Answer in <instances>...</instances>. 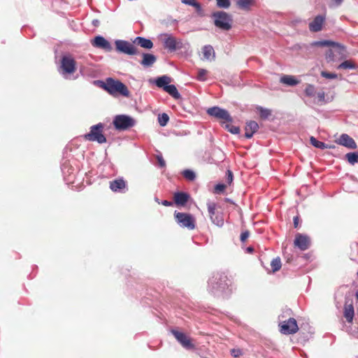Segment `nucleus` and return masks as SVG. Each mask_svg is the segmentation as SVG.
<instances>
[{"mask_svg": "<svg viewBox=\"0 0 358 358\" xmlns=\"http://www.w3.org/2000/svg\"><path fill=\"white\" fill-rule=\"evenodd\" d=\"M94 26H97L99 23V20H94L93 22H92Z\"/></svg>", "mask_w": 358, "mask_h": 358, "instance_id": "55", "label": "nucleus"}, {"mask_svg": "<svg viewBox=\"0 0 358 358\" xmlns=\"http://www.w3.org/2000/svg\"><path fill=\"white\" fill-rule=\"evenodd\" d=\"M165 87L166 88L164 90L168 94H169L174 99H178L180 98V94L174 85H169Z\"/></svg>", "mask_w": 358, "mask_h": 358, "instance_id": "29", "label": "nucleus"}, {"mask_svg": "<svg viewBox=\"0 0 358 358\" xmlns=\"http://www.w3.org/2000/svg\"><path fill=\"white\" fill-rule=\"evenodd\" d=\"M182 3L186 5L192 6L194 2H196V0H181Z\"/></svg>", "mask_w": 358, "mask_h": 358, "instance_id": "50", "label": "nucleus"}, {"mask_svg": "<svg viewBox=\"0 0 358 358\" xmlns=\"http://www.w3.org/2000/svg\"><path fill=\"white\" fill-rule=\"evenodd\" d=\"M126 187V182L122 178L113 180L110 182V188L113 192H124Z\"/></svg>", "mask_w": 358, "mask_h": 358, "instance_id": "19", "label": "nucleus"}, {"mask_svg": "<svg viewBox=\"0 0 358 358\" xmlns=\"http://www.w3.org/2000/svg\"><path fill=\"white\" fill-rule=\"evenodd\" d=\"M155 201H156L158 203H159V201L158 198H155Z\"/></svg>", "mask_w": 358, "mask_h": 358, "instance_id": "58", "label": "nucleus"}, {"mask_svg": "<svg viewBox=\"0 0 358 358\" xmlns=\"http://www.w3.org/2000/svg\"><path fill=\"white\" fill-rule=\"evenodd\" d=\"M174 216L180 227L187 228L189 230L195 229L196 220L191 214L175 212Z\"/></svg>", "mask_w": 358, "mask_h": 358, "instance_id": "7", "label": "nucleus"}, {"mask_svg": "<svg viewBox=\"0 0 358 358\" xmlns=\"http://www.w3.org/2000/svg\"><path fill=\"white\" fill-rule=\"evenodd\" d=\"M203 55L204 59L207 60L213 59L215 57V52L213 48L210 45H205L203 48Z\"/></svg>", "mask_w": 358, "mask_h": 358, "instance_id": "28", "label": "nucleus"}, {"mask_svg": "<svg viewBox=\"0 0 358 358\" xmlns=\"http://www.w3.org/2000/svg\"><path fill=\"white\" fill-rule=\"evenodd\" d=\"M296 321L294 318H289L280 324V332L284 334H292L298 331Z\"/></svg>", "mask_w": 358, "mask_h": 358, "instance_id": "13", "label": "nucleus"}, {"mask_svg": "<svg viewBox=\"0 0 358 358\" xmlns=\"http://www.w3.org/2000/svg\"><path fill=\"white\" fill-rule=\"evenodd\" d=\"M226 189V185L224 184H217L215 187V189L217 192H221Z\"/></svg>", "mask_w": 358, "mask_h": 358, "instance_id": "45", "label": "nucleus"}, {"mask_svg": "<svg viewBox=\"0 0 358 358\" xmlns=\"http://www.w3.org/2000/svg\"><path fill=\"white\" fill-rule=\"evenodd\" d=\"M216 1H217V6L219 8H228L231 5L230 0H216Z\"/></svg>", "mask_w": 358, "mask_h": 358, "instance_id": "41", "label": "nucleus"}, {"mask_svg": "<svg viewBox=\"0 0 358 358\" xmlns=\"http://www.w3.org/2000/svg\"><path fill=\"white\" fill-rule=\"evenodd\" d=\"M158 164L159 166L164 167L166 165L165 161L164 160L163 157L162 156H157V157Z\"/></svg>", "mask_w": 358, "mask_h": 358, "instance_id": "48", "label": "nucleus"}, {"mask_svg": "<svg viewBox=\"0 0 358 358\" xmlns=\"http://www.w3.org/2000/svg\"><path fill=\"white\" fill-rule=\"evenodd\" d=\"M255 0H237L236 5L241 9L248 10L251 6H254Z\"/></svg>", "mask_w": 358, "mask_h": 358, "instance_id": "26", "label": "nucleus"}, {"mask_svg": "<svg viewBox=\"0 0 358 358\" xmlns=\"http://www.w3.org/2000/svg\"><path fill=\"white\" fill-rule=\"evenodd\" d=\"M280 82L289 86H295L299 83V81L292 76H283L280 78Z\"/></svg>", "mask_w": 358, "mask_h": 358, "instance_id": "27", "label": "nucleus"}, {"mask_svg": "<svg viewBox=\"0 0 358 358\" xmlns=\"http://www.w3.org/2000/svg\"><path fill=\"white\" fill-rule=\"evenodd\" d=\"M182 176H184V178H185L187 180L189 181H193L196 178L194 172L189 169H186L183 171Z\"/></svg>", "mask_w": 358, "mask_h": 358, "instance_id": "38", "label": "nucleus"}, {"mask_svg": "<svg viewBox=\"0 0 358 358\" xmlns=\"http://www.w3.org/2000/svg\"><path fill=\"white\" fill-rule=\"evenodd\" d=\"M161 40L164 47L171 52L183 47L181 40H178L176 37L169 34H164L161 36Z\"/></svg>", "mask_w": 358, "mask_h": 358, "instance_id": "8", "label": "nucleus"}, {"mask_svg": "<svg viewBox=\"0 0 358 358\" xmlns=\"http://www.w3.org/2000/svg\"><path fill=\"white\" fill-rule=\"evenodd\" d=\"M310 240L306 235L297 234L294 240V245L301 250H306L309 248Z\"/></svg>", "mask_w": 358, "mask_h": 358, "instance_id": "15", "label": "nucleus"}, {"mask_svg": "<svg viewBox=\"0 0 358 358\" xmlns=\"http://www.w3.org/2000/svg\"><path fill=\"white\" fill-rule=\"evenodd\" d=\"M215 25L224 31L231 28L232 17L226 12L217 11L213 14Z\"/></svg>", "mask_w": 358, "mask_h": 358, "instance_id": "3", "label": "nucleus"}, {"mask_svg": "<svg viewBox=\"0 0 358 358\" xmlns=\"http://www.w3.org/2000/svg\"><path fill=\"white\" fill-rule=\"evenodd\" d=\"M355 295H356V298H357V301H358V290L357 291V292H356V294H355Z\"/></svg>", "mask_w": 358, "mask_h": 358, "instance_id": "57", "label": "nucleus"}, {"mask_svg": "<svg viewBox=\"0 0 358 358\" xmlns=\"http://www.w3.org/2000/svg\"><path fill=\"white\" fill-rule=\"evenodd\" d=\"M258 129L259 125L255 121H250L247 122L245 127V136L247 138H252L253 134L257 131Z\"/></svg>", "mask_w": 358, "mask_h": 358, "instance_id": "20", "label": "nucleus"}, {"mask_svg": "<svg viewBox=\"0 0 358 358\" xmlns=\"http://www.w3.org/2000/svg\"><path fill=\"white\" fill-rule=\"evenodd\" d=\"M248 237H249L248 231H244V232L241 233V240L243 242H244L245 240H247Z\"/></svg>", "mask_w": 358, "mask_h": 358, "instance_id": "49", "label": "nucleus"}, {"mask_svg": "<svg viewBox=\"0 0 358 358\" xmlns=\"http://www.w3.org/2000/svg\"><path fill=\"white\" fill-rule=\"evenodd\" d=\"M61 73L67 78L68 75L72 74L76 71V61L70 55H64L61 59Z\"/></svg>", "mask_w": 358, "mask_h": 358, "instance_id": "9", "label": "nucleus"}, {"mask_svg": "<svg viewBox=\"0 0 358 358\" xmlns=\"http://www.w3.org/2000/svg\"><path fill=\"white\" fill-rule=\"evenodd\" d=\"M103 124L99 123L90 127L89 133L84 135L85 139L89 141H96L99 143L106 142V138L103 134Z\"/></svg>", "mask_w": 358, "mask_h": 358, "instance_id": "4", "label": "nucleus"}, {"mask_svg": "<svg viewBox=\"0 0 358 358\" xmlns=\"http://www.w3.org/2000/svg\"><path fill=\"white\" fill-rule=\"evenodd\" d=\"M227 278L224 273H214L208 280V290L214 295L220 296L228 287Z\"/></svg>", "mask_w": 358, "mask_h": 358, "instance_id": "1", "label": "nucleus"}, {"mask_svg": "<svg viewBox=\"0 0 358 358\" xmlns=\"http://www.w3.org/2000/svg\"><path fill=\"white\" fill-rule=\"evenodd\" d=\"M318 101L323 102L325 99V93L324 92H320L317 94Z\"/></svg>", "mask_w": 358, "mask_h": 358, "instance_id": "47", "label": "nucleus"}, {"mask_svg": "<svg viewBox=\"0 0 358 358\" xmlns=\"http://www.w3.org/2000/svg\"><path fill=\"white\" fill-rule=\"evenodd\" d=\"M257 109L261 117H262L263 119L268 118L271 114V112L269 109L264 108L262 107H259Z\"/></svg>", "mask_w": 358, "mask_h": 358, "instance_id": "39", "label": "nucleus"}, {"mask_svg": "<svg viewBox=\"0 0 358 358\" xmlns=\"http://www.w3.org/2000/svg\"><path fill=\"white\" fill-rule=\"evenodd\" d=\"M345 158L351 165H354L358 162V152H348L345 155Z\"/></svg>", "mask_w": 358, "mask_h": 358, "instance_id": "31", "label": "nucleus"}, {"mask_svg": "<svg viewBox=\"0 0 358 358\" xmlns=\"http://www.w3.org/2000/svg\"><path fill=\"white\" fill-rule=\"evenodd\" d=\"M346 50L343 45L335 43V44L326 53L327 60L334 62L346 58Z\"/></svg>", "mask_w": 358, "mask_h": 358, "instance_id": "5", "label": "nucleus"}, {"mask_svg": "<svg viewBox=\"0 0 358 358\" xmlns=\"http://www.w3.org/2000/svg\"><path fill=\"white\" fill-rule=\"evenodd\" d=\"M172 334L175 336L176 340L186 349H192L194 345L192 343L190 338L184 333L177 330H171Z\"/></svg>", "mask_w": 358, "mask_h": 358, "instance_id": "14", "label": "nucleus"}, {"mask_svg": "<svg viewBox=\"0 0 358 358\" xmlns=\"http://www.w3.org/2000/svg\"><path fill=\"white\" fill-rule=\"evenodd\" d=\"M103 88L112 95L121 94L126 97L129 96V92L126 85L122 82L111 78L106 79Z\"/></svg>", "mask_w": 358, "mask_h": 358, "instance_id": "2", "label": "nucleus"}, {"mask_svg": "<svg viewBox=\"0 0 358 358\" xmlns=\"http://www.w3.org/2000/svg\"><path fill=\"white\" fill-rule=\"evenodd\" d=\"M325 21V16L319 15L309 23V29L312 32H318L322 30Z\"/></svg>", "mask_w": 358, "mask_h": 358, "instance_id": "18", "label": "nucleus"}, {"mask_svg": "<svg viewBox=\"0 0 358 358\" xmlns=\"http://www.w3.org/2000/svg\"><path fill=\"white\" fill-rule=\"evenodd\" d=\"M248 250L249 252H252V251L253 250V249H252V248H248Z\"/></svg>", "mask_w": 358, "mask_h": 358, "instance_id": "56", "label": "nucleus"}, {"mask_svg": "<svg viewBox=\"0 0 358 358\" xmlns=\"http://www.w3.org/2000/svg\"><path fill=\"white\" fill-rule=\"evenodd\" d=\"M92 44L95 48H101L108 52L112 50V46L110 43L101 36H96L92 42Z\"/></svg>", "mask_w": 358, "mask_h": 358, "instance_id": "16", "label": "nucleus"}, {"mask_svg": "<svg viewBox=\"0 0 358 358\" xmlns=\"http://www.w3.org/2000/svg\"><path fill=\"white\" fill-rule=\"evenodd\" d=\"M171 82V78L170 77L163 76L156 79L155 84L158 87L164 90L166 88L165 87L168 86Z\"/></svg>", "mask_w": 358, "mask_h": 358, "instance_id": "25", "label": "nucleus"}, {"mask_svg": "<svg viewBox=\"0 0 358 358\" xmlns=\"http://www.w3.org/2000/svg\"><path fill=\"white\" fill-rule=\"evenodd\" d=\"M134 43L146 49H151L153 47V43L151 40L141 36L136 37Z\"/></svg>", "mask_w": 358, "mask_h": 358, "instance_id": "23", "label": "nucleus"}, {"mask_svg": "<svg viewBox=\"0 0 358 358\" xmlns=\"http://www.w3.org/2000/svg\"><path fill=\"white\" fill-rule=\"evenodd\" d=\"M189 198V194L185 192H176L174 194L175 203L178 206L185 205Z\"/></svg>", "mask_w": 358, "mask_h": 358, "instance_id": "22", "label": "nucleus"}, {"mask_svg": "<svg viewBox=\"0 0 358 358\" xmlns=\"http://www.w3.org/2000/svg\"><path fill=\"white\" fill-rule=\"evenodd\" d=\"M281 261L280 257H276L273 259L271 262V266L273 272H276L279 271L281 268Z\"/></svg>", "mask_w": 358, "mask_h": 358, "instance_id": "34", "label": "nucleus"}, {"mask_svg": "<svg viewBox=\"0 0 358 358\" xmlns=\"http://www.w3.org/2000/svg\"><path fill=\"white\" fill-rule=\"evenodd\" d=\"M335 43L336 42H334L331 41L324 40V41H317L314 44L317 46H320V47L328 46V47L331 48L335 44Z\"/></svg>", "mask_w": 358, "mask_h": 358, "instance_id": "40", "label": "nucleus"}, {"mask_svg": "<svg viewBox=\"0 0 358 358\" xmlns=\"http://www.w3.org/2000/svg\"><path fill=\"white\" fill-rule=\"evenodd\" d=\"M298 224H299V217H295L294 218V227L296 228L298 227Z\"/></svg>", "mask_w": 358, "mask_h": 358, "instance_id": "53", "label": "nucleus"}, {"mask_svg": "<svg viewBox=\"0 0 358 358\" xmlns=\"http://www.w3.org/2000/svg\"><path fill=\"white\" fill-rule=\"evenodd\" d=\"M231 122H226L224 121L222 122V125L224 128H225L227 131L233 134H237L240 132V129L238 127L234 126L231 124Z\"/></svg>", "mask_w": 358, "mask_h": 358, "instance_id": "30", "label": "nucleus"}, {"mask_svg": "<svg viewBox=\"0 0 358 358\" xmlns=\"http://www.w3.org/2000/svg\"><path fill=\"white\" fill-rule=\"evenodd\" d=\"M336 143L349 149H356L357 147L355 140L346 134H341Z\"/></svg>", "mask_w": 358, "mask_h": 358, "instance_id": "17", "label": "nucleus"}, {"mask_svg": "<svg viewBox=\"0 0 358 358\" xmlns=\"http://www.w3.org/2000/svg\"><path fill=\"white\" fill-rule=\"evenodd\" d=\"M310 143L317 148L324 150L328 148L327 144H325L324 142L317 141L315 137H310Z\"/></svg>", "mask_w": 358, "mask_h": 358, "instance_id": "33", "label": "nucleus"}, {"mask_svg": "<svg viewBox=\"0 0 358 358\" xmlns=\"http://www.w3.org/2000/svg\"><path fill=\"white\" fill-rule=\"evenodd\" d=\"M206 112L210 116L215 117L226 122H232V117L229 115V112L218 106L209 108Z\"/></svg>", "mask_w": 358, "mask_h": 358, "instance_id": "12", "label": "nucleus"}, {"mask_svg": "<svg viewBox=\"0 0 358 358\" xmlns=\"http://www.w3.org/2000/svg\"><path fill=\"white\" fill-rule=\"evenodd\" d=\"M208 71L203 69H199L196 78L199 81H206L207 80Z\"/></svg>", "mask_w": 358, "mask_h": 358, "instance_id": "35", "label": "nucleus"}, {"mask_svg": "<svg viewBox=\"0 0 358 358\" xmlns=\"http://www.w3.org/2000/svg\"><path fill=\"white\" fill-rule=\"evenodd\" d=\"M156 57L152 54L143 53L141 64L145 67L152 66L156 62Z\"/></svg>", "mask_w": 358, "mask_h": 358, "instance_id": "24", "label": "nucleus"}, {"mask_svg": "<svg viewBox=\"0 0 358 358\" xmlns=\"http://www.w3.org/2000/svg\"><path fill=\"white\" fill-rule=\"evenodd\" d=\"M305 94L307 96L313 97L315 95L316 91L314 85L308 84L305 89Z\"/></svg>", "mask_w": 358, "mask_h": 358, "instance_id": "37", "label": "nucleus"}, {"mask_svg": "<svg viewBox=\"0 0 358 358\" xmlns=\"http://www.w3.org/2000/svg\"><path fill=\"white\" fill-rule=\"evenodd\" d=\"M332 1H334V2H335V3H336L337 6H338V5H340V4L343 2V0H332Z\"/></svg>", "mask_w": 358, "mask_h": 358, "instance_id": "54", "label": "nucleus"}, {"mask_svg": "<svg viewBox=\"0 0 358 358\" xmlns=\"http://www.w3.org/2000/svg\"><path fill=\"white\" fill-rule=\"evenodd\" d=\"M192 6H193L196 8V12L198 13L199 15H200L201 16L203 15V10H202L201 6L199 3L194 2V5H192Z\"/></svg>", "mask_w": 358, "mask_h": 358, "instance_id": "44", "label": "nucleus"}, {"mask_svg": "<svg viewBox=\"0 0 358 358\" xmlns=\"http://www.w3.org/2000/svg\"><path fill=\"white\" fill-rule=\"evenodd\" d=\"M231 354L234 357H238L242 355V352L239 349H233L231 350Z\"/></svg>", "mask_w": 358, "mask_h": 358, "instance_id": "46", "label": "nucleus"}, {"mask_svg": "<svg viewBox=\"0 0 358 358\" xmlns=\"http://www.w3.org/2000/svg\"><path fill=\"white\" fill-rule=\"evenodd\" d=\"M169 120V117L166 113H162L158 116V122L160 126L165 127Z\"/></svg>", "mask_w": 358, "mask_h": 358, "instance_id": "36", "label": "nucleus"}, {"mask_svg": "<svg viewBox=\"0 0 358 358\" xmlns=\"http://www.w3.org/2000/svg\"><path fill=\"white\" fill-rule=\"evenodd\" d=\"M117 51L129 55H134L138 53L137 48L131 43L123 41L116 40L115 42Z\"/></svg>", "mask_w": 358, "mask_h": 358, "instance_id": "10", "label": "nucleus"}, {"mask_svg": "<svg viewBox=\"0 0 358 358\" xmlns=\"http://www.w3.org/2000/svg\"><path fill=\"white\" fill-rule=\"evenodd\" d=\"M233 173L230 171V170H228L227 171V174H226V182L229 184V185H231L232 181H233Z\"/></svg>", "mask_w": 358, "mask_h": 358, "instance_id": "43", "label": "nucleus"}, {"mask_svg": "<svg viewBox=\"0 0 358 358\" xmlns=\"http://www.w3.org/2000/svg\"><path fill=\"white\" fill-rule=\"evenodd\" d=\"M162 204L165 206H172V202L169 201L167 200H164L162 202Z\"/></svg>", "mask_w": 358, "mask_h": 358, "instance_id": "51", "label": "nucleus"}, {"mask_svg": "<svg viewBox=\"0 0 358 358\" xmlns=\"http://www.w3.org/2000/svg\"><path fill=\"white\" fill-rule=\"evenodd\" d=\"M338 69H356V65L350 60H345L341 64H340L338 67Z\"/></svg>", "mask_w": 358, "mask_h": 358, "instance_id": "32", "label": "nucleus"}, {"mask_svg": "<svg viewBox=\"0 0 358 358\" xmlns=\"http://www.w3.org/2000/svg\"><path fill=\"white\" fill-rule=\"evenodd\" d=\"M86 68L84 67V66H80V73L81 75L83 76H85L86 75Z\"/></svg>", "mask_w": 358, "mask_h": 358, "instance_id": "52", "label": "nucleus"}, {"mask_svg": "<svg viewBox=\"0 0 358 358\" xmlns=\"http://www.w3.org/2000/svg\"><path fill=\"white\" fill-rule=\"evenodd\" d=\"M321 76L323 78H327V79H335V78H337V77H338V75L336 73H329V72H327V71H322L321 72Z\"/></svg>", "mask_w": 358, "mask_h": 358, "instance_id": "42", "label": "nucleus"}, {"mask_svg": "<svg viewBox=\"0 0 358 358\" xmlns=\"http://www.w3.org/2000/svg\"><path fill=\"white\" fill-rule=\"evenodd\" d=\"M113 123L117 130L124 131L133 127L136 121L129 115H117L114 117Z\"/></svg>", "mask_w": 358, "mask_h": 358, "instance_id": "6", "label": "nucleus"}, {"mask_svg": "<svg viewBox=\"0 0 358 358\" xmlns=\"http://www.w3.org/2000/svg\"><path fill=\"white\" fill-rule=\"evenodd\" d=\"M208 211L210 215V220L213 224L217 227H222L224 225L223 215L220 212H216V205L215 203L208 202L207 203Z\"/></svg>", "mask_w": 358, "mask_h": 358, "instance_id": "11", "label": "nucleus"}, {"mask_svg": "<svg viewBox=\"0 0 358 358\" xmlns=\"http://www.w3.org/2000/svg\"><path fill=\"white\" fill-rule=\"evenodd\" d=\"M355 315V310L352 303H345L344 306V317L348 322L351 323Z\"/></svg>", "mask_w": 358, "mask_h": 358, "instance_id": "21", "label": "nucleus"}, {"mask_svg": "<svg viewBox=\"0 0 358 358\" xmlns=\"http://www.w3.org/2000/svg\"><path fill=\"white\" fill-rule=\"evenodd\" d=\"M357 275H358V271H357Z\"/></svg>", "mask_w": 358, "mask_h": 358, "instance_id": "59", "label": "nucleus"}]
</instances>
